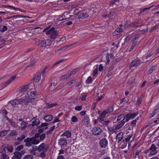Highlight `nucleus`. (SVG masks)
Masks as SVG:
<instances>
[{
    "label": "nucleus",
    "instance_id": "473e14b6",
    "mask_svg": "<svg viewBox=\"0 0 159 159\" xmlns=\"http://www.w3.org/2000/svg\"><path fill=\"white\" fill-rule=\"evenodd\" d=\"M108 130L111 133H113L116 132V128L114 129V128H112L111 126H108Z\"/></svg>",
    "mask_w": 159,
    "mask_h": 159
},
{
    "label": "nucleus",
    "instance_id": "f8f14e48",
    "mask_svg": "<svg viewBox=\"0 0 159 159\" xmlns=\"http://www.w3.org/2000/svg\"><path fill=\"white\" fill-rule=\"evenodd\" d=\"M22 100L21 99V98L19 99H15L10 101V102L13 105L15 106L16 105L21 104L22 103Z\"/></svg>",
    "mask_w": 159,
    "mask_h": 159
},
{
    "label": "nucleus",
    "instance_id": "f3484780",
    "mask_svg": "<svg viewBox=\"0 0 159 159\" xmlns=\"http://www.w3.org/2000/svg\"><path fill=\"white\" fill-rule=\"evenodd\" d=\"M89 16V15L88 13L85 11H83L82 12L80 13L79 15V18H85Z\"/></svg>",
    "mask_w": 159,
    "mask_h": 159
},
{
    "label": "nucleus",
    "instance_id": "c9c22d12",
    "mask_svg": "<svg viewBox=\"0 0 159 159\" xmlns=\"http://www.w3.org/2000/svg\"><path fill=\"white\" fill-rule=\"evenodd\" d=\"M72 45V44H70V45H67V46H66L65 47H64L62 48H60L56 50H55V51L56 52H58V51H61V50H62L64 49H65L66 48H69V47H70Z\"/></svg>",
    "mask_w": 159,
    "mask_h": 159
},
{
    "label": "nucleus",
    "instance_id": "de8ad7c7",
    "mask_svg": "<svg viewBox=\"0 0 159 159\" xmlns=\"http://www.w3.org/2000/svg\"><path fill=\"white\" fill-rule=\"evenodd\" d=\"M46 134L45 133H43L40 135V139L41 140H43L45 137Z\"/></svg>",
    "mask_w": 159,
    "mask_h": 159
},
{
    "label": "nucleus",
    "instance_id": "e433bc0d",
    "mask_svg": "<svg viewBox=\"0 0 159 159\" xmlns=\"http://www.w3.org/2000/svg\"><path fill=\"white\" fill-rule=\"evenodd\" d=\"M7 144H4L2 146L1 148V152H6L5 149H7Z\"/></svg>",
    "mask_w": 159,
    "mask_h": 159
},
{
    "label": "nucleus",
    "instance_id": "a19ab883",
    "mask_svg": "<svg viewBox=\"0 0 159 159\" xmlns=\"http://www.w3.org/2000/svg\"><path fill=\"white\" fill-rule=\"evenodd\" d=\"M92 81V78L91 76H89L86 80V83L87 84H90Z\"/></svg>",
    "mask_w": 159,
    "mask_h": 159
},
{
    "label": "nucleus",
    "instance_id": "69168bd1",
    "mask_svg": "<svg viewBox=\"0 0 159 159\" xmlns=\"http://www.w3.org/2000/svg\"><path fill=\"white\" fill-rule=\"evenodd\" d=\"M0 113H1L2 114L4 115H6L7 112V111L5 110V109H3L0 112Z\"/></svg>",
    "mask_w": 159,
    "mask_h": 159
},
{
    "label": "nucleus",
    "instance_id": "f03ea898",
    "mask_svg": "<svg viewBox=\"0 0 159 159\" xmlns=\"http://www.w3.org/2000/svg\"><path fill=\"white\" fill-rule=\"evenodd\" d=\"M24 142L25 143V145L27 147H30L33 144L36 145L38 144L40 141L34 137L31 138H27L24 140Z\"/></svg>",
    "mask_w": 159,
    "mask_h": 159
},
{
    "label": "nucleus",
    "instance_id": "cd10ccee",
    "mask_svg": "<svg viewBox=\"0 0 159 159\" xmlns=\"http://www.w3.org/2000/svg\"><path fill=\"white\" fill-rule=\"evenodd\" d=\"M113 106H111L107 107V109L105 110L107 113H110L113 111Z\"/></svg>",
    "mask_w": 159,
    "mask_h": 159
},
{
    "label": "nucleus",
    "instance_id": "603ef678",
    "mask_svg": "<svg viewBox=\"0 0 159 159\" xmlns=\"http://www.w3.org/2000/svg\"><path fill=\"white\" fill-rule=\"evenodd\" d=\"M17 132L15 130H11V135L12 136H14L17 135Z\"/></svg>",
    "mask_w": 159,
    "mask_h": 159
},
{
    "label": "nucleus",
    "instance_id": "39448f33",
    "mask_svg": "<svg viewBox=\"0 0 159 159\" xmlns=\"http://www.w3.org/2000/svg\"><path fill=\"white\" fill-rule=\"evenodd\" d=\"M49 148L48 145L45 144L44 143L41 144L39 146V152H46Z\"/></svg>",
    "mask_w": 159,
    "mask_h": 159
},
{
    "label": "nucleus",
    "instance_id": "a878e982",
    "mask_svg": "<svg viewBox=\"0 0 159 159\" xmlns=\"http://www.w3.org/2000/svg\"><path fill=\"white\" fill-rule=\"evenodd\" d=\"M125 118V116L124 115H120L118 117L117 120V121H121L122 122L124 121V120Z\"/></svg>",
    "mask_w": 159,
    "mask_h": 159
},
{
    "label": "nucleus",
    "instance_id": "6ab92c4d",
    "mask_svg": "<svg viewBox=\"0 0 159 159\" xmlns=\"http://www.w3.org/2000/svg\"><path fill=\"white\" fill-rule=\"evenodd\" d=\"M62 17H64L62 20H70V17L73 16L70 15L67 12H65L62 15Z\"/></svg>",
    "mask_w": 159,
    "mask_h": 159
},
{
    "label": "nucleus",
    "instance_id": "774afa93",
    "mask_svg": "<svg viewBox=\"0 0 159 159\" xmlns=\"http://www.w3.org/2000/svg\"><path fill=\"white\" fill-rule=\"evenodd\" d=\"M103 68V67L102 66V64H100L99 65V67L98 68V70L99 71H101L102 70Z\"/></svg>",
    "mask_w": 159,
    "mask_h": 159
},
{
    "label": "nucleus",
    "instance_id": "f704fd0d",
    "mask_svg": "<svg viewBox=\"0 0 159 159\" xmlns=\"http://www.w3.org/2000/svg\"><path fill=\"white\" fill-rule=\"evenodd\" d=\"M70 76V75L69 74H66L63 75L61 77L60 80H62L67 79V77H69Z\"/></svg>",
    "mask_w": 159,
    "mask_h": 159
},
{
    "label": "nucleus",
    "instance_id": "e2e57ef3",
    "mask_svg": "<svg viewBox=\"0 0 159 159\" xmlns=\"http://www.w3.org/2000/svg\"><path fill=\"white\" fill-rule=\"evenodd\" d=\"M110 122L109 120L105 121L103 122V126H106L107 124Z\"/></svg>",
    "mask_w": 159,
    "mask_h": 159
},
{
    "label": "nucleus",
    "instance_id": "1a4fd4ad",
    "mask_svg": "<svg viewBox=\"0 0 159 159\" xmlns=\"http://www.w3.org/2000/svg\"><path fill=\"white\" fill-rule=\"evenodd\" d=\"M140 63V61L139 59H135L133 60L131 63L129 67L131 69L133 67H136L139 66Z\"/></svg>",
    "mask_w": 159,
    "mask_h": 159
},
{
    "label": "nucleus",
    "instance_id": "a18cd8bd",
    "mask_svg": "<svg viewBox=\"0 0 159 159\" xmlns=\"http://www.w3.org/2000/svg\"><path fill=\"white\" fill-rule=\"evenodd\" d=\"M137 122V120H133L131 123V125L133 127H134L136 126V123Z\"/></svg>",
    "mask_w": 159,
    "mask_h": 159
},
{
    "label": "nucleus",
    "instance_id": "49530a36",
    "mask_svg": "<svg viewBox=\"0 0 159 159\" xmlns=\"http://www.w3.org/2000/svg\"><path fill=\"white\" fill-rule=\"evenodd\" d=\"M7 133V131H2L0 133V137L4 136L5 135H6Z\"/></svg>",
    "mask_w": 159,
    "mask_h": 159
},
{
    "label": "nucleus",
    "instance_id": "680f3d73",
    "mask_svg": "<svg viewBox=\"0 0 159 159\" xmlns=\"http://www.w3.org/2000/svg\"><path fill=\"white\" fill-rule=\"evenodd\" d=\"M1 29V32L3 33L7 30V27L6 26L4 25L3 26V28Z\"/></svg>",
    "mask_w": 159,
    "mask_h": 159
},
{
    "label": "nucleus",
    "instance_id": "13d9d810",
    "mask_svg": "<svg viewBox=\"0 0 159 159\" xmlns=\"http://www.w3.org/2000/svg\"><path fill=\"white\" fill-rule=\"evenodd\" d=\"M30 153V154L33 156H35L36 155V153L35 151L32 149L29 150Z\"/></svg>",
    "mask_w": 159,
    "mask_h": 159
},
{
    "label": "nucleus",
    "instance_id": "6e6552de",
    "mask_svg": "<svg viewBox=\"0 0 159 159\" xmlns=\"http://www.w3.org/2000/svg\"><path fill=\"white\" fill-rule=\"evenodd\" d=\"M108 141L106 138H103L99 142V144L102 148H105L107 145Z\"/></svg>",
    "mask_w": 159,
    "mask_h": 159
},
{
    "label": "nucleus",
    "instance_id": "9d476101",
    "mask_svg": "<svg viewBox=\"0 0 159 159\" xmlns=\"http://www.w3.org/2000/svg\"><path fill=\"white\" fill-rule=\"evenodd\" d=\"M58 144L62 147L67 144V140L64 138H62L59 140Z\"/></svg>",
    "mask_w": 159,
    "mask_h": 159
},
{
    "label": "nucleus",
    "instance_id": "2f4dec72",
    "mask_svg": "<svg viewBox=\"0 0 159 159\" xmlns=\"http://www.w3.org/2000/svg\"><path fill=\"white\" fill-rule=\"evenodd\" d=\"M111 57L112 56V54H110L109 55V54L107 53V54L106 56V60L107 61L106 62V64H107L110 61V60L109 59V57Z\"/></svg>",
    "mask_w": 159,
    "mask_h": 159
},
{
    "label": "nucleus",
    "instance_id": "4468645a",
    "mask_svg": "<svg viewBox=\"0 0 159 159\" xmlns=\"http://www.w3.org/2000/svg\"><path fill=\"white\" fill-rule=\"evenodd\" d=\"M82 122L84 125H87L89 123V116L87 115L84 116L82 120Z\"/></svg>",
    "mask_w": 159,
    "mask_h": 159
},
{
    "label": "nucleus",
    "instance_id": "37998d69",
    "mask_svg": "<svg viewBox=\"0 0 159 159\" xmlns=\"http://www.w3.org/2000/svg\"><path fill=\"white\" fill-rule=\"evenodd\" d=\"M107 114V111H104L101 113L99 116L102 117V118H104L105 117Z\"/></svg>",
    "mask_w": 159,
    "mask_h": 159
},
{
    "label": "nucleus",
    "instance_id": "4d7b16f0",
    "mask_svg": "<svg viewBox=\"0 0 159 159\" xmlns=\"http://www.w3.org/2000/svg\"><path fill=\"white\" fill-rule=\"evenodd\" d=\"M46 152H42L40 154V156L42 158H44V157H45L46 156Z\"/></svg>",
    "mask_w": 159,
    "mask_h": 159
},
{
    "label": "nucleus",
    "instance_id": "338daca9",
    "mask_svg": "<svg viewBox=\"0 0 159 159\" xmlns=\"http://www.w3.org/2000/svg\"><path fill=\"white\" fill-rule=\"evenodd\" d=\"M103 118H102V117L99 116L98 117V120L100 122H102L103 121Z\"/></svg>",
    "mask_w": 159,
    "mask_h": 159
},
{
    "label": "nucleus",
    "instance_id": "393cba45",
    "mask_svg": "<svg viewBox=\"0 0 159 159\" xmlns=\"http://www.w3.org/2000/svg\"><path fill=\"white\" fill-rule=\"evenodd\" d=\"M0 159H6L7 157V155L6 154V152L2 151L0 152Z\"/></svg>",
    "mask_w": 159,
    "mask_h": 159
},
{
    "label": "nucleus",
    "instance_id": "423d86ee",
    "mask_svg": "<svg viewBox=\"0 0 159 159\" xmlns=\"http://www.w3.org/2000/svg\"><path fill=\"white\" fill-rule=\"evenodd\" d=\"M102 132V129L99 127H94L92 129L93 134L95 135H98Z\"/></svg>",
    "mask_w": 159,
    "mask_h": 159
},
{
    "label": "nucleus",
    "instance_id": "7c9ffc66",
    "mask_svg": "<svg viewBox=\"0 0 159 159\" xmlns=\"http://www.w3.org/2000/svg\"><path fill=\"white\" fill-rule=\"evenodd\" d=\"M41 74L39 73V74L36 75L34 77V80L36 82H39L41 79Z\"/></svg>",
    "mask_w": 159,
    "mask_h": 159
},
{
    "label": "nucleus",
    "instance_id": "bf43d9fd",
    "mask_svg": "<svg viewBox=\"0 0 159 159\" xmlns=\"http://www.w3.org/2000/svg\"><path fill=\"white\" fill-rule=\"evenodd\" d=\"M82 107L81 106H76L75 107V109L76 111H80L81 110Z\"/></svg>",
    "mask_w": 159,
    "mask_h": 159
},
{
    "label": "nucleus",
    "instance_id": "aec40b11",
    "mask_svg": "<svg viewBox=\"0 0 159 159\" xmlns=\"http://www.w3.org/2000/svg\"><path fill=\"white\" fill-rule=\"evenodd\" d=\"M27 92V94L28 95L29 97L30 96L31 97V99H32V100L34 98L36 95V93L35 92L33 91L31 92L29 91H28Z\"/></svg>",
    "mask_w": 159,
    "mask_h": 159
},
{
    "label": "nucleus",
    "instance_id": "2eb2a0df",
    "mask_svg": "<svg viewBox=\"0 0 159 159\" xmlns=\"http://www.w3.org/2000/svg\"><path fill=\"white\" fill-rule=\"evenodd\" d=\"M16 78V75L12 76L8 81H6L4 84V87H6L9 85L11 82L14 80Z\"/></svg>",
    "mask_w": 159,
    "mask_h": 159
},
{
    "label": "nucleus",
    "instance_id": "864d4df0",
    "mask_svg": "<svg viewBox=\"0 0 159 159\" xmlns=\"http://www.w3.org/2000/svg\"><path fill=\"white\" fill-rule=\"evenodd\" d=\"M23 147L24 146L23 145H20L17 147L16 148V150L18 151H20L22 149H23Z\"/></svg>",
    "mask_w": 159,
    "mask_h": 159
},
{
    "label": "nucleus",
    "instance_id": "dca6fc26",
    "mask_svg": "<svg viewBox=\"0 0 159 159\" xmlns=\"http://www.w3.org/2000/svg\"><path fill=\"white\" fill-rule=\"evenodd\" d=\"M123 137V134L122 132H120L116 136V139L118 143L120 142L122 140Z\"/></svg>",
    "mask_w": 159,
    "mask_h": 159
},
{
    "label": "nucleus",
    "instance_id": "c03bdc74",
    "mask_svg": "<svg viewBox=\"0 0 159 159\" xmlns=\"http://www.w3.org/2000/svg\"><path fill=\"white\" fill-rule=\"evenodd\" d=\"M157 111V109H155L153 111L152 114L149 116L150 118H152V117H153V116L155 115V114L156 113Z\"/></svg>",
    "mask_w": 159,
    "mask_h": 159
},
{
    "label": "nucleus",
    "instance_id": "bb28decb",
    "mask_svg": "<svg viewBox=\"0 0 159 159\" xmlns=\"http://www.w3.org/2000/svg\"><path fill=\"white\" fill-rule=\"evenodd\" d=\"M7 149L10 153L12 152L13 150V147L11 145H9L7 144Z\"/></svg>",
    "mask_w": 159,
    "mask_h": 159
},
{
    "label": "nucleus",
    "instance_id": "a211bd4d",
    "mask_svg": "<svg viewBox=\"0 0 159 159\" xmlns=\"http://www.w3.org/2000/svg\"><path fill=\"white\" fill-rule=\"evenodd\" d=\"M14 156L12 157V159H20L22 157L21 154L18 152H14Z\"/></svg>",
    "mask_w": 159,
    "mask_h": 159
},
{
    "label": "nucleus",
    "instance_id": "ea45409f",
    "mask_svg": "<svg viewBox=\"0 0 159 159\" xmlns=\"http://www.w3.org/2000/svg\"><path fill=\"white\" fill-rule=\"evenodd\" d=\"M34 157L31 155H28L24 156V159H33Z\"/></svg>",
    "mask_w": 159,
    "mask_h": 159
},
{
    "label": "nucleus",
    "instance_id": "412c9836",
    "mask_svg": "<svg viewBox=\"0 0 159 159\" xmlns=\"http://www.w3.org/2000/svg\"><path fill=\"white\" fill-rule=\"evenodd\" d=\"M29 85L21 87L20 89V91L22 93H24L29 89Z\"/></svg>",
    "mask_w": 159,
    "mask_h": 159
},
{
    "label": "nucleus",
    "instance_id": "79ce46f5",
    "mask_svg": "<svg viewBox=\"0 0 159 159\" xmlns=\"http://www.w3.org/2000/svg\"><path fill=\"white\" fill-rule=\"evenodd\" d=\"M122 31V29L120 28H117L114 32L115 34H118L119 33Z\"/></svg>",
    "mask_w": 159,
    "mask_h": 159
},
{
    "label": "nucleus",
    "instance_id": "7ed1b4c3",
    "mask_svg": "<svg viewBox=\"0 0 159 159\" xmlns=\"http://www.w3.org/2000/svg\"><path fill=\"white\" fill-rule=\"evenodd\" d=\"M17 123L19 124L18 126L21 130L25 129L27 125V123L25 121L21 119H20L18 120Z\"/></svg>",
    "mask_w": 159,
    "mask_h": 159
},
{
    "label": "nucleus",
    "instance_id": "09e8293b",
    "mask_svg": "<svg viewBox=\"0 0 159 159\" xmlns=\"http://www.w3.org/2000/svg\"><path fill=\"white\" fill-rule=\"evenodd\" d=\"M139 37V34H134L132 40L133 41H135Z\"/></svg>",
    "mask_w": 159,
    "mask_h": 159
},
{
    "label": "nucleus",
    "instance_id": "0eeeda50",
    "mask_svg": "<svg viewBox=\"0 0 159 159\" xmlns=\"http://www.w3.org/2000/svg\"><path fill=\"white\" fill-rule=\"evenodd\" d=\"M138 113H129L125 116L126 118V122H128L129 120L132 119L134 118L138 115Z\"/></svg>",
    "mask_w": 159,
    "mask_h": 159
},
{
    "label": "nucleus",
    "instance_id": "0e129e2a",
    "mask_svg": "<svg viewBox=\"0 0 159 159\" xmlns=\"http://www.w3.org/2000/svg\"><path fill=\"white\" fill-rule=\"evenodd\" d=\"M98 69H96L93 71V75L94 76L98 74Z\"/></svg>",
    "mask_w": 159,
    "mask_h": 159
},
{
    "label": "nucleus",
    "instance_id": "3c124183",
    "mask_svg": "<svg viewBox=\"0 0 159 159\" xmlns=\"http://www.w3.org/2000/svg\"><path fill=\"white\" fill-rule=\"evenodd\" d=\"M149 9V8L146 7L143 8H141L140 10V13L141 14L144 11L146 10Z\"/></svg>",
    "mask_w": 159,
    "mask_h": 159
},
{
    "label": "nucleus",
    "instance_id": "f257e3e1",
    "mask_svg": "<svg viewBox=\"0 0 159 159\" xmlns=\"http://www.w3.org/2000/svg\"><path fill=\"white\" fill-rule=\"evenodd\" d=\"M50 27L48 26L45 28L43 30V32H45L46 34L50 35V37L52 39H55L58 34V33L55 28L53 27L50 29Z\"/></svg>",
    "mask_w": 159,
    "mask_h": 159
},
{
    "label": "nucleus",
    "instance_id": "b1692460",
    "mask_svg": "<svg viewBox=\"0 0 159 159\" xmlns=\"http://www.w3.org/2000/svg\"><path fill=\"white\" fill-rule=\"evenodd\" d=\"M39 43L41 47H45L49 45V44H47L45 40L42 41H39Z\"/></svg>",
    "mask_w": 159,
    "mask_h": 159
},
{
    "label": "nucleus",
    "instance_id": "5701e85b",
    "mask_svg": "<svg viewBox=\"0 0 159 159\" xmlns=\"http://www.w3.org/2000/svg\"><path fill=\"white\" fill-rule=\"evenodd\" d=\"M66 136L67 138H69L71 136V133L69 131L66 130L61 135V136Z\"/></svg>",
    "mask_w": 159,
    "mask_h": 159
},
{
    "label": "nucleus",
    "instance_id": "4c0bfd02",
    "mask_svg": "<svg viewBox=\"0 0 159 159\" xmlns=\"http://www.w3.org/2000/svg\"><path fill=\"white\" fill-rule=\"evenodd\" d=\"M9 121L10 124L11 125L14 127L16 128L17 127V125L16 124V123L14 121H13L11 120H9Z\"/></svg>",
    "mask_w": 159,
    "mask_h": 159
},
{
    "label": "nucleus",
    "instance_id": "4be33fe9",
    "mask_svg": "<svg viewBox=\"0 0 159 159\" xmlns=\"http://www.w3.org/2000/svg\"><path fill=\"white\" fill-rule=\"evenodd\" d=\"M53 117L51 115H48L45 116L44 119L46 121H50L53 119Z\"/></svg>",
    "mask_w": 159,
    "mask_h": 159
},
{
    "label": "nucleus",
    "instance_id": "c756f323",
    "mask_svg": "<svg viewBox=\"0 0 159 159\" xmlns=\"http://www.w3.org/2000/svg\"><path fill=\"white\" fill-rule=\"evenodd\" d=\"M157 68V66L156 65H154L152 66L148 70V73L149 74H151L152 72L154 70H155Z\"/></svg>",
    "mask_w": 159,
    "mask_h": 159
},
{
    "label": "nucleus",
    "instance_id": "6e6d98bb",
    "mask_svg": "<svg viewBox=\"0 0 159 159\" xmlns=\"http://www.w3.org/2000/svg\"><path fill=\"white\" fill-rule=\"evenodd\" d=\"M47 66H46L44 68L43 70H42V73H40L41 75L42 74L43 76V75L47 69Z\"/></svg>",
    "mask_w": 159,
    "mask_h": 159
},
{
    "label": "nucleus",
    "instance_id": "052dcab7",
    "mask_svg": "<svg viewBox=\"0 0 159 159\" xmlns=\"http://www.w3.org/2000/svg\"><path fill=\"white\" fill-rule=\"evenodd\" d=\"M32 149L34 151H39V147H38L36 146H33Z\"/></svg>",
    "mask_w": 159,
    "mask_h": 159
},
{
    "label": "nucleus",
    "instance_id": "58836bf2",
    "mask_svg": "<svg viewBox=\"0 0 159 159\" xmlns=\"http://www.w3.org/2000/svg\"><path fill=\"white\" fill-rule=\"evenodd\" d=\"M26 137V136L24 135H22L20 137H19L17 138V140L21 141H22Z\"/></svg>",
    "mask_w": 159,
    "mask_h": 159
},
{
    "label": "nucleus",
    "instance_id": "20e7f679",
    "mask_svg": "<svg viewBox=\"0 0 159 159\" xmlns=\"http://www.w3.org/2000/svg\"><path fill=\"white\" fill-rule=\"evenodd\" d=\"M149 151H150L149 155L150 156L154 155L157 153L156 148L153 144L151 145V148L148 150V152Z\"/></svg>",
    "mask_w": 159,
    "mask_h": 159
},
{
    "label": "nucleus",
    "instance_id": "8fccbe9b",
    "mask_svg": "<svg viewBox=\"0 0 159 159\" xmlns=\"http://www.w3.org/2000/svg\"><path fill=\"white\" fill-rule=\"evenodd\" d=\"M77 120L78 119L75 116H73L71 118V121L74 122H76Z\"/></svg>",
    "mask_w": 159,
    "mask_h": 159
},
{
    "label": "nucleus",
    "instance_id": "c85d7f7f",
    "mask_svg": "<svg viewBox=\"0 0 159 159\" xmlns=\"http://www.w3.org/2000/svg\"><path fill=\"white\" fill-rule=\"evenodd\" d=\"M125 122L124 121H122L119 124L116 126L115 128L116 129V130L119 129H120L122 126L125 124Z\"/></svg>",
    "mask_w": 159,
    "mask_h": 159
},
{
    "label": "nucleus",
    "instance_id": "9b49d317",
    "mask_svg": "<svg viewBox=\"0 0 159 159\" xmlns=\"http://www.w3.org/2000/svg\"><path fill=\"white\" fill-rule=\"evenodd\" d=\"M22 99V103H23L24 104L26 105L29 104L30 103L32 102V99H31L28 97H26L24 98H21Z\"/></svg>",
    "mask_w": 159,
    "mask_h": 159
},
{
    "label": "nucleus",
    "instance_id": "ddd939ff",
    "mask_svg": "<svg viewBox=\"0 0 159 159\" xmlns=\"http://www.w3.org/2000/svg\"><path fill=\"white\" fill-rule=\"evenodd\" d=\"M32 123L31 124H30L29 125V127H30L31 125L33 127L35 126H37L39 125L40 123V120L39 118H34L33 119V121Z\"/></svg>",
    "mask_w": 159,
    "mask_h": 159
},
{
    "label": "nucleus",
    "instance_id": "72a5a7b5",
    "mask_svg": "<svg viewBox=\"0 0 159 159\" xmlns=\"http://www.w3.org/2000/svg\"><path fill=\"white\" fill-rule=\"evenodd\" d=\"M66 60L65 59H63L57 61L53 65V67L57 65V64L62 62L63 61H65Z\"/></svg>",
    "mask_w": 159,
    "mask_h": 159
},
{
    "label": "nucleus",
    "instance_id": "5fc2aeb1",
    "mask_svg": "<svg viewBox=\"0 0 159 159\" xmlns=\"http://www.w3.org/2000/svg\"><path fill=\"white\" fill-rule=\"evenodd\" d=\"M131 135L127 136V137L125 139V140L126 142L129 141L132 137Z\"/></svg>",
    "mask_w": 159,
    "mask_h": 159
}]
</instances>
